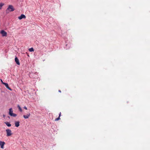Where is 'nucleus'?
<instances>
[{
  "mask_svg": "<svg viewBox=\"0 0 150 150\" xmlns=\"http://www.w3.org/2000/svg\"><path fill=\"white\" fill-rule=\"evenodd\" d=\"M6 136L9 137L11 136L12 134L11 131L10 129H6Z\"/></svg>",
  "mask_w": 150,
  "mask_h": 150,
  "instance_id": "nucleus-2",
  "label": "nucleus"
},
{
  "mask_svg": "<svg viewBox=\"0 0 150 150\" xmlns=\"http://www.w3.org/2000/svg\"><path fill=\"white\" fill-rule=\"evenodd\" d=\"M59 92L61 93V91L60 90H59Z\"/></svg>",
  "mask_w": 150,
  "mask_h": 150,
  "instance_id": "nucleus-20",
  "label": "nucleus"
},
{
  "mask_svg": "<svg viewBox=\"0 0 150 150\" xmlns=\"http://www.w3.org/2000/svg\"><path fill=\"white\" fill-rule=\"evenodd\" d=\"M17 107H18V109H19V110L21 111V112H22V109L20 107V106H19V105H17Z\"/></svg>",
  "mask_w": 150,
  "mask_h": 150,
  "instance_id": "nucleus-12",
  "label": "nucleus"
},
{
  "mask_svg": "<svg viewBox=\"0 0 150 150\" xmlns=\"http://www.w3.org/2000/svg\"><path fill=\"white\" fill-rule=\"evenodd\" d=\"M2 83L6 87L10 90L11 91L12 89L8 86V84L7 83L2 82Z\"/></svg>",
  "mask_w": 150,
  "mask_h": 150,
  "instance_id": "nucleus-6",
  "label": "nucleus"
},
{
  "mask_svg": "<svg viewBox=\"0 0 150 150\" xmlns=\"http://www.w3.org/2000/svg\"><path fill=\"white\" fill-rule=\"evenodd\" d=\"M61 115V112H60L59 114V117H60Z\"/></svg>",
  "mask_w": 150,
  "mask_h": 150,
  "instance_id": "nucleus-18",
  "label": "nucleus"
},
{
  "mask_svg": "<svg viewBox=\"0 0 150 150\" xmlns=\"http://www.w3.org/2000/svg\"><path fill=\"white\" fill-rule=\"evenodd\" d=\"M0 33L1 34L3 37L6 36H7V33L4 30H1L0 32Z\"/></svg>",
  "mask_w": 150,
  "mask_h": 150,
  "instance_id": "nucleus-3",
  "label": "nucleus"
},
{
  "mask_svg": "<svg viewBox=\"0 0 150 150\" xmlns=\"http://www.w3.org/2000/svg\"><path fill=\"white\" fill-rule=\"evenodd\" d=\"M23 108L26 110H27V108L26 106H24Z\"/></svg>",
  "mask_w": 150,
  "mask_h": 150,
  "instance_id": "nucleus-17",
  "label": "nucleus"
},
{
  "mask_svg": "<svg viewBox=\"0 0 150 150\" xmlns=\"http://www.w3.org/2000/svg\"><path fill=\"white\" fill-rule=\"evenodd\" d=\"M4 5V4L3 3H1L0 4V10L2 8L3 6Z\"/></svg>",
  "mask_w": 150,
  "mask_h": 150,
  "instance_id": "nucleus-13",
  "label": "nucleus"
},
{
  "mask_svg": "<svg viewBox=\"0 0 150 150\" xmlns=\"http://www.w3.org/2000/svg\"><path fill=\"white\" fill-rule=\"evenodd\" d=\"M1 82H2H2H3V81H2V80L1 79Z\"/></svg>",
  "mask_w": 150,
  "mask_h": 150,
  "instance_id": "nucleus-19",
  "label": "nucleus"
},
{
  "mask_svg": "<svg viewBox=\"0 0 150 150\" xmlns=\"http://www.w3.org/2000/svg\"><path fill=\"white\" fill-rule=\"evenodd\" d=\"M18 19L20 20L22 19H25L26 18L25 16L23 14H22L20 16L18 17Z\"/></svg>",
  "mask_w": 150,
  "mask_h": 150,
  "instance_id": "nucleus-5",
  "label": "nucleus"
},
{
  "mask_svg": "<svg viewBox=\"0 0 150 150\" xmlns=\"http://www.w3.org/2000/svg\"><path fill=\"white\" fill-rule=\"evenodd\" d=\"M15 60L17 64L18 65H20V64L19 62V60H18V59L16 57H15Z\"/></svg>",
  "mask_w": 150,
  "mask_h": 150,
  "instance_id": "nucleus-8",
  "label": "nucleus"
},
{
  "mask_svg": "<svg viewBox=\"0 0 150 150\" xmlns=\"http://www.w3.org/2000/svg\"><path fill=\"white\" fill-rule=\"evenodd\" d=\"M11 116L13 117H16L17 116V115L16 114L13 113Z\"/></svg>",
  "mask_w": 150,
  "mask_h": 150,
  "instance_id": "nucleus-15",
  "label": "nucleus"
},
{
  "mask_svg": "<svg viewBox=\"0 0 150 150\" xmlns=\"http://www.w3.org/2000/svg\"><path fill=\"white\" fill-rule=\"evenodd\" d=\"M5 144V143L4 142H2L1 141H0V146H1V149L4 148V146Z\"/></svg>",
  "mask_w": 150,
  "mask_h": 150,
  "instance_id": "nucleus-4",
  "label": "nucleus"
},
{
  "mask_svg": "<svg viewBox=\"0 0 150 150\" xmlns=\"http://www.w3.org/2000/svg\"><path fill=\"white\" fill-rule=\"evenodd\" d=\"M60 117H58L57 118H56L55 120V121H57V120H60Z\"/></svg>",
  "mask_w": 150,
  "mask_h": 150,
  "instance_id": "nucleus-16",
  "label": "nucleus"
},
{
  "mask_svg": "<svg viewBox=\"0 0 150 150\" xmlns=\"http://www.w3.org/2000/svg\"><path fill=\"white\" fill-rule=\"evenodd\" d=\"M5 123L8 127H10L11 126V125L9 122H5Z\"/></svg>",
  "mask_w": 150,
  "mask_h": 150,
  "instance_id": "nucleus-11",
  "label": "nucleus"
},
{
  "mask_svg": "<svg viewBox=\"0 0 150 150\" xmlns=\"http://www.w3.org/2000/svg\"><path fill=\"white\" fill-rule=\"evenodd\" d=\"M29 50L30 52H32L34 51V49L33 48H31L29 49Z\"/></svg>",
  "mask_w": 150,
  "mask_h": 150,
  "instance_id": "nucleus-14",
  "label": "nucleus"
},
{
  "mask_svg": "<svg viewBox=\"0 0 150 150\" xmlns=\"http://www.w3.org/2000/svg\"><path fill=\"white\" fill-rule=\"evenodd\" d=\"M3 116L4 117L5 116V115H3Z\"/></svg>",
  "mask_w": 150,
  "mask_h": 150,
  "instance_id": "nucleus-21",
  "label": "nucleus"
},
{
  "mask_svg": "<svg viewBox=\"0 0 150 150\" xmlns=\"http://www.w3.org/2000/svg\"><path fill=\"white\" fill-rule=\"evenodd\" d=\"M20 122L19 121H15V126L18 127L20 125Z\"/></svg>",
  "mask_w": 150,
  "mask_h": 150,
  "instance_id": "nucleus-9",
  "label": "nucleus"
},
{
  "mask_svg": "<svg viewBox=\"0 0 150 150\" xmlns=\"http://www.w3.org/2000/svg\"><path fill=\"white\" fill-rule=\"evenodd\" d=\"M15 10V9L12 5H10L8 6V7L7 8L6 11H7L10 12L13 11Z\"/></svg>",
  "mask_w": 150,
  "mask_h": 150,
  "instance_id": "nucleus-1",
  "label": "nucleus"
},
{
  "mask_svg": "<svg viewBox=\"0 0 150 150\" xmlns=\"http://www.w3.org/2000/svg\"><path fill=\"white\" fill-rule=\"evenodd\" d=\"M30 115V113H28L26 115H24L23 116L25 119H27L29 118Z\"/></svg>",
  "mask_w": 150,
  "mask_h": 150,
  "instance_id": "nucleus-7",
  "label": "nucleus"
},
{
  "mask_svg": "<svg viewBox=\"0 0 150 150\" xmlns=\"http://www.w3.org/2000/svg\"><path fill=\"white\" fill-rule=\"evenodd\" d=\"M9 114L11 116L12 115V113H13V111L12 110V108H10L9 109Z\"/></svg>",
  "mask_w": 150,
  "mask_h": 150,
  "instance_id": "nucleus-10",
  "label": "nucleus"
}]
</instances>
